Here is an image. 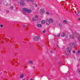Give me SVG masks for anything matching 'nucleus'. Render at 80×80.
<instances>
[{
    "label": "nucleus",
    "mask_w": 80,
    "mask_h": 80,
    "mask_svg": "<svg viewBox=\"0 0 80 80\" xmlns=\"http://www.w3.org/2000/svg\"><path fill=\"white\" fill-rule=\"evenodd\" d=\"M78 73H80V69H79L78 70Z\"/></svg>",
    "instance_id": "30"
},
{
    "label": "nucleus",
    "mask_w": 80,
    "mask_h": 80,
    "mask_svg": "<svg viewBox=\"0 0 80 80\" xmlns=\"http://www.w3.org/2000/svg\"><path fill=\"white\" fill-rule=\"evenodd\" d=\"M50 22L53 23V20L52 19V18H50L49 19H47L46 20V23L47 25H49L50 24Z\"/></svg>",
    "instance_id": "3"
},
{
    "label": "nucleus",
    "mask_w": 80,
    "mask_h": 80,
    "mask_svg": "<svg viewBox=\"0 0 80 80\" xmlns=\"http://www.w3.org/2000/svg\"><path fill=\"white\" fill-rule=\"evenodd\" d=\"M22 11L24 12H27L28 13H30L32 12V10L27 8H23L22 9Z\"/></svg>",
    "instance_id": "2"
},
{
    "label": "nucleus",
    "mask_w": 80,
    "mask_h": 80,
    "mask_svg": "<svg viewBox=\"0 0 80 80\" xmlns=\"http://www.w3.org/2000/svg\"><path fill=\"white\" fill-rule=\"evenodd\" d=\"M28 63H29V65H32L33 64V61H29L28 62Z\"/></svg>",
    "instance_id": "10"
},
{
    "label": "nucleus",
    "mask_w": 80,
    "mask_h": 80,
    "mask_svg": "<svg viewBox=\"0 0 80 80\" xmlns=\"http://www.w3.org/2000/svg\"><path fill=\"white\" fill-rule=\"evenodd\" d=\"M42 77H43V76L42 75H41Z\"/></svg>",
    "instance_id": "40"
},
{
    "label": "nucleus",
    "mask_w": 80,
    "mask_h": 80,
    "mask_svg": "<svg viewBox=\"0 0 80 80\" xmlns=\"http://www.w3.org/2000/svg\"><path fill=\"white\" fill-rule=\"evenodd\" d=\"M30 80H33V79L31 78L30 79Z\"/></svg>",
    "instance_id": "37"
},
{
    "label": "nucleus",
    "mask_w": 80,
    "mask_h": 80,
    "mask_svg": "<svg viewBox=\"0 0 80 80\" xmlns=\"http://www.w3.org/2000/svg\"><path fill=\"white\" fill-rule=\"evenodd\" d=\"M71 50H72V49L70 47L68 48H66L65 49L64 51L67 56L70 55L71 54Z\"/></svg>",
    "instance_id": "1"
},
{
    "label": "nucleus",
    "mask_w": 80,
    "mask_h": 80,
    "mask_svg": "<svg viewBox=\"0 0 80 80\" xmlns=\"http://www.w3.org/2000/svg\"><path fill=\"white\" fill-rule=\"evenodd\" d=\"M41 22L42 23V24L45 23V21L43 20H42Z\"/></svg>",
    "instance_id": "20"
},
{
    "label": "nucleus",
    "mask_w": 80,
    "mask_h": 80,
    "mask_svg": "<svg viewBox=\"0 0 80 80\" xmlns=\"http://www.w3.org/2000/svg\"><path fill=\"white\" fill-rule=\"evenodd\" d=\"M57 48H59V46H58V45H57Z\"/></svg>",
    "instance_id": "33"
},
{
    "label": "nucleus",
    "mask_w": 80,
    "mask_h": 80,
    "mask_svg": "<svg viewBox=\"0 0 80 80\" xmlns=\"http://www.w3.org/2000/svg\"><path fill=\"white\" fill-rule=\"evenodd\" d=\"M79 62H80V58L79 59Z\"/></svg>",
    "instance_id": "39"
},
{
    "label": "nucleus",
    "mask_w": 80,
    "mask_h": 80,
    "mask_svg": "<svg viewBox=\"0 0 80 80\" xmlns=\"http://www.w3.org/2000/svg\"><path fill=\"white\" fill-rule=\"evenodd\" d=\"M76 15L78 17H80V11L78 12V13L76 14Z\"/></svg>",
    "instance_id": "14"
},
{
    "label": "nucleus",
    "mask_w": 80,
    "mask_h": 80,
    "mask_svg": "<svg viewBox=\"0 0 80 80\" xmlns=\"http://www.w3.org/2000/svg\"><path fill=\"white\" fill-rule=\"evenodd\" d=\"M6 12L7 13H9V11H8V10H6Z\"/></svg>",
    "instance_id": "24"
},
{
    "label": "nucleus",
    "mask_w": 80,
    "mask_h": 80,
    "mask_svg": "<svg viewBox=\"0 0 80 80\" xmlns=\"http://www.w3.org/2000/svg\"><path fill=\"white\" fill-rule=\"evenodd\" d=\"M58 27L59 28H61L62 27V24L61 23H59L58 24Z\"/></svg>",
    "instance_id": "9"
},
{
    "label": "nucleus",
    "mask_w": 80,
    "mask_h": 80,
    "mask_svg": "<svg viewBox=\"0 0 80 80\" xmlns=\"http://www.w3.org/2000/svg\"><path fill=\"white\" fill-rule=\"evenodd\" d=\"M32 20L33 21V22H35L37 20V19L35 18H33L32 19Z\"/></svg>",
    "instance_id": "15"
},
{
    "label": "nucleus",
    "mask_w": 80,
    "mask_h": 80,
    "mask_svg": "<svg viewBox=\"0 0 80 80\" xmlns=\"http://www.w3.org/2000/svg\"><path fill=\"white\" fill-rule=\"evenodd\" d=\"M69 46L71 47H75V44L71 43L69 44Z\"/></svg>",
    "instance_id": "8"
},
{
    "label": "nucleus",
    "mask_w": 80,
    "mask_h": 80,
    "mask_svg": "<svg viewBox=\"0 0 80 80\" xmlns=\"http://www.w3.org/2000/svg\"><path fill=\"white\" fill-rule=\"evenodd\" d=\"M23 78V74H21V76H20V78Z\"/></svg>",
    "instance_id": "17"
},
{
    "label": "nucleus",
    "mask_w": 80,
    "mask_h": 80,
    "mask_svg": "<svg viewBox=\"0 0 80 80\" xmlns=\"http://www.w3.org/2000/svg\"><path fill=\"white\" fill-rule=\"evenodd\" d=\"M60 36V34H57V37H59Z\"/></svg>",
    "instance_id": "27"
},
{
    "label": "nucleus",
    "mask_w": 80,
    "mask_h": 80,
    "mask_svg": "<svg viewBox=\"0 0 80 80\" xmlns=\"http://www.w3.org/2000/svg\"><path fill=\"white\" fill-rule=\"evenodd\" d=\"M3 4L5 5V6H7V7H8V6H10V5H11V4H6V2H5L4 1H3Z\"/></svg>",
    "instance_id": "6"
},
{
    "label": "nucleus",
    "mask_w": 80,
    "mask_h": 80,
    "mask_svg": "<svg viewBox=\"0 0 80 80\" xmlns=\"http://www.w3.org/2000/svg\"><path fill=\"white\" fill-rule=\"evenodd\" d=\"M76 13H77V12H76Z\"/></svg>",
    "instance_id": "41"
},
{
    "label": "nucleus",
    "mask_w": 80,
    "mask_h": 80,
    "mask_svg": "<svg viewBox=\"0 0 80 80\" xmlns=\"http://www.w3.org/2000/svg\"><path fill=\"white\" fill-rule=\"evenodd\" d=\"M38 16H35V18H36V19L38 18Z\"/></svg>",
    "instance_id": "26"
},
{
    "label": "nucleus",
    "mask_w": 80,
    "mask_h": 80,
    "mask_svg": "<svg viewBox=\"0 0 80 80\" xmlns=\"http://www.w3.org/2000/svg\"><path fill=\"white\" fill-rule=\"evenodd\" d=\"M20 4L21 6H24L25 5V2L24 0H21Z\"/></svg>",
    "instance_id": "5"
},
{
    "label": "nucleus",
    "mask_w": 80,
    "mask_h": 80,
    "mask_svg": "<svg viewBox=\"0 0 80 80\" xmlns=\"http://www.w3.org/2000/svg\"><path fill=\"white\" fill-rule=\"evenodd\" d=\"M78 40H79V41L80 42V38H78Z\"/></svg>",
    "instance_id": "36"
},
{
    "label": "nucleus",
    "mask_w": 80,
    "mask_h": 80,
    "mask_svg": "<svg viewBox=\"0 0 80 80\" xmlns=\"http://www.w3.org/2000/svg\"><path fill=\"white\" fill-rule=\"evenodd\" d=\"M50 53H53V51L52 50V49H51L50 50Z\"/></svg>",
    "instance_id": "21"
},
{
    "label": "nucleus",
    "mask_w": 80,
    "mask_h": 80,
    "mask_svg": "<svg viewBox=\"0 0 80 80\" xmlns=\"http://www.w3.org/2000/svg\"><path fill=\"white\" fill-rule=\"evenodd\" d=\"M63 22H65V23L66 24H68V22L67 21L65 20L63 21Z\"/></svg>",
    "instance_id": "18"
},
{
    "label": "nucleus",
    "mask_w": 80,
    "mask_h": 80,
    "mask_svg": "<svg viewBox=\"0 0 80 80\" xmlns=\"http://www.w3.org/2000/svg\"><path fill=\"white\" fill-rule=\"evenodd\" d=\"M77 55H80V51L79 50L78 51V52L77 53Z\"/></svg>",
    "instance_id": "19"
},
{
    "label": "nucleus",
    "mask_w": 80,
    "mask_h": 80,
    "mask_svg": "<svg viewBox=\"0 0 80 80\" xmlns=\"http://www.w3.org/2000/svg\"><path fill=\"white\" fill-rule=\"evenodd\" d=\"M70 38L72 39H74V37L73 35H70Z\"/></svg>",
    "instance_id": "13"
},
{
    "label": "nucleus",
    "mask_w": 80,
    "mask_h": 80,
    "mask_svg": "<svg viewBox=\"0 0 80 80\" xmlns=\"http://www.w3.org/2000/svg\"><path fill=\"white\" fill-rule=\"evenodd\" d=\"M75 51L74 50H73V51H72V53H75Z\"/></svg>",
    "instance_id": "31"
},
{
    "label": "nucleus",
    "mask_w": 80,
    "mask_h": 80,
    "mask_svg": "<svg viewBox=\"0 0 80 80\" xmlns=\"http://www.w3.org/2000/svg\"><path fill=\"white\" fill-rule=\"evenodd\" d=\"M13 6H11L10 7V9L11 10H13Z\"/></svg>",
    "instance_id": "23"
},
{
    "label": "nucleus",
    "mask_w": 80,
    "mask_h": 80,
    "mask_svg": "<svg viewBox=\"0 0 80 80\" xmlns=\"http://www.w3.org/2000/svg\"><path fill=\"white\" fill-rule=\"evenodd\" d=\"M37 26L38 27H42V25L40 24H38Z\"/></svg>",
    "instance_id": "12"
},
{
    "label": "nucleus",
    "mask_w": 80,
    "mask_h": 80,
    "mask_svg": "<svg viewBox=\"0 0 80 80\" xmlns=\"http://www.w3.org/2000/svg\"><path fill=\"white\" fill-rule=\"evenodd\" d=\"M46 14L47 15H49V12H46Z\"/></svg>",
    "instance_id": "29"
},
{
    "label": "nucleus",
    "mask_w": 80,
    "mask_h": 80,
    "mask_svg": "<svg viewBox=\"0 0 80 80\" xmlns=\"http://www.w3.org/2000/svg\"><path fill=\"white\" fill-rule=\"evenodd\" d=\"M42 32L43 33H45V32H46V30H44L43 31H42Z\"/></svg>",
    "instance_id": "22"
},
{
    "label": "nucleus",
    "mask_w": 80,
    "mask_h": 80,
    "mask_svg": "<svg viewBox=\"0 0 80 80\" xmlns=\"http://www.w3.org/2000/svg\"><path fill=\"white\" fill-rule=\"evenodd\" d=\"M65 33H62L61 34V37H65Z\"/></svg>",
    "instance_id": "11"
},
{
    "label": "nucleus",
    "mask_w": 80,
    "mask_h": 80,
    "mask_svg": "<svg viewBox=\"0 0 80 80\" xmlns=\"http://www.w3.org/2000/svg\"><path fill=\"white\" fill-rule=\"evenodd\" d=\"M27 2H33L34 0H26Z\"/></svg>",
    "instance_id": "16"
},
{
    "label": "nucleus",
    "mask_w": 80,
    "mask_h": 80,
    "mask_svg": "<svg viewBox=\"0 0 80 80\" xmlns=\"http://www.w3.org/2000/svg\"><path fill=\"white\" fill-rule=\"evenodd\" d=\"M35 6L36 7H37V4H35Z\"/></svg>",
    "instance_id": "32"
},
{
    "label": "nucleus",
    "mask_w": 80,
    "mask_h": 80,
    "mask_svg": "<svg viewBox=\"0 0 80 80\" xmlns=\"http://www.w3.org/2000/svg\"><path fill=\"white\" fill-rule=\"evenodd\" d=\"M39 39H40V37L38 36H36L33 37V40L34 41H38L39 40Z\"/></svg>",
    "instance_id": "4"
},
{
    "label": "nucleus",
    "mask_w": 80,
    "mask_h": 80,
    "mask_svg": "<svg viewBox=\"0 0 80 80\" xmlns=\"http://www.w3.org/2000/svg\"><path fill=\"white\" fill-rule=\"evenodd\" d=\"M40 13H45V11L44 9H41L40 11Z\"/></svg>",
    "instance_id": "7"
},
{
    "label": "nucleus",
    "mask_w": 80,
    "mask_h": 80,
    "mask_svg": "<svg viewBox=\"0 0 80 80\" xmlns=\"http://www.w3.org/2000/svg\"><path fill=\"white\" fill-rule=\"evenodd\" d=\"M78 20L79 21H80V18L79 19H78Z\"/></svg>",
    "instance_id": "35"
},
{
    "label": "nucleus",
    "mask_w": 80,
    "mask_h": 80,
    "mask_svg": "<svg viewBox=\"0 0 80 80\" xmlns=\"http://www.w3.org/2000/svg\"><path fill=\"white\" fill-rule=\"evenodd\" d=\"M62 64V63H60V62H59L58 63V64L59 65H60V64Z\"/></svg>",
    "instance_id": "34"
},
{
    "label": "nucleus",
    "mask_w": 80,
    "mask_h": 80,
    "mask_svg": "<svg viewBox=\"0 0 80 80\" xmlns=\"http://www.w3.org/2000/svg\"><path fill=\"white\" fill-rule=\"evenodd\" d=\"M0 11H2V9H1V8H0Z\"/></svg>",
    "instance_id": "38"
},
{
    "label": "nucleus",
    "mask_w": 80,
    "mask_h": 80,
    "mask_svg": "<svg viewBox=\"0 0 80 80\" xmlns=\"http://www.w3.org/2000/svg\"><path fill=\"white\" fill-rule=\"evenodd\" d=\"M3 27V26L2 24L0 25V27H1V28H2Z\"/></svg>",
    "instance_id": "28"
},
{
    "label": "nucleus",
    "mask_w": 80,
    "mask_h": 80,
    "mask_svg": "<svg viewBox=\"0 0 80 80\" xmlns=\"http://www.w3.org/2000/svg\"><path fill=\"white\" fill-rule=\"evenodd\" d=\"M23 27L24 28H26V27H27V25H24L23 26Z\"/></svg>",
    "instance_id": "25"
}]
</instances>
